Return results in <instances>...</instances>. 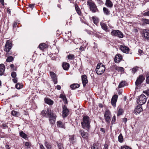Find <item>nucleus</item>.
Listing matches in <instances>:
<instances>
[{"label": "nucleus", "instance_id": "44", "mask_svg": "<svg viewBox=\"0 0 149 149\" xmlns=\"http://www.w3.org/2000/svg\"><path fill=\"white\" fill-rule=\"evenodd\" d=\"M69 140L70 141H72V142L74 140V136L72 135V136H69Z\"/></svg>", "mask_w": 149, "mask_h": 149}, {"label": "nucleus", "instance_id": "53", "mask_svg": "<svg viewBox=\"0 0 149 149\" xmlns=\"http://www.w3.org/2000/svg\"><path fill=\"white\" fill-rule=\"evenodd\" d=\"M116 55L117 56V57H118V59L119 60H121L122 59V57L121 55L118 54H117Z\"/></svg>", "mask_w": 149, "mask_h": 149}, {"label": "nucleus", "instance_id": "50", "mask_svg": "<svg viewBox=\"0 0 149 149\" xmlns=\"http://www.w3.org/2000/svg\"><path fill=\"white\" fill-rule=\"evenodd\" d=\"M146 83L149 84V74L146 77Z\"/></svg>", "mask_w": 149, "mask_h": 149}, {"label": "nucleus", "instance_id": "25", "mask_svg": "<svg viewBox=\"0 0 149 149\" xmlns=\"http://www.w3.org/2000/svg\"><path fill=\"white\" fill-rule=\"evenodd\" d=\"M79 86V85L78 84H73L71 85L70 87L73 89H75L76 88H78Z\"/></svg>", "mask_w": 149, "mask_h": 149}, {"label": "nucleus", "instance_id": "22", "mask_svg": "<svg viewBox=\"0 0 149 149\" xmlns=\"http://www.w3.org/2000/svg\"><path fill=\"white\" fill-rule=\"evenodd\" d=\"M39 46L40 49L41 50H43L47 47V45L45 43H43L40 44Z\"/></svg>", "mask_w": 149, "mask_h": 149}, {"label": "nucleus", "instance_id": "45", "mask_svg": "<svg viewBox=\"0 0 149 149\" xmlns=\"http://www.w3.org/2000/svg\"><path fill=\"white\" fill-rule=\"evenodd\" d=\"M142 21L146 24H149V19H142Z\"/></svg>", "mask_w": 149, "mask_h": 149}, {"label": "nucleus", "instance_id": "20", "mask_svg": "<svg viewBox=\"0 0 149 149\" xmlns=\"http://www.w3.org/2000/svg\"><path fill=\"white\" fill-rule=\"evenodd\" d=\"M45 101L46 103L49 105H52L53 103V101L50 99L45 98Z\"/></svg>", "mask_w": 149, "mask_h": 149}, {"label": "nucleus", "instance_id": "59", "mask_svg": "<svg viewBox=\"0 0 149 149\" xmlns=\"http://www.w3.org/2000/svg\"><path fill=\"white\" fill-rule=\"evenodd\" d=\"M17 23L16 22H14L13 24V27H16L17 26Z\"/></svg>", "mask_w": 149, "mask_h": 149}, {"label": "nucleus", "instance_id": "28", "mask_svg": "<svg viewBox=\"0 0 149 149\" xmlns=\"http://www.w3.org/2000/svg\"><path fill=\"white\" fill-rule=\"evenodd\" d=\"M115 69L116 70L118 71V72L120 71L121 72H123L124 71V68L122 67H118L117 66H116L115 68Z\"/></svg>", "mask_w": 149, "mask_h": 149}, {"label": "nucleus", "instance_id": "57", "mask_svg": "<svg viewBox=\"0 0 149 149\" xmlns=\"http://www.w3.org/2000/svg\"><path fill=\"white\" fill-rule=\"evenodd\" d=\"M39 144L40 146V149H45L43 145L41 143H40Z\"/></svg>", "mask_w": 149, "mask_h": 149}, {"label": "nucleus", "instance_id": "54", "mask_svg": "<svg viewBox=\"0 0 149 149\" xmlns=\"http://www.w3.org/2000/svg\"><path fill=\"white\" fill-rule=\"evenodd\" d=\"M12 80L14 83H16L17 82V78H13V79H12Z\"/></svg>", "mask_w": 149, "mask_h": 149}, {"label": "nucleus", "instance_id": "19", "mask_svg": "<svg viewBox=\"0 0 149 149\" xmlns=\"http://www.w3.org/2000/svg\"><path fill=\"white\" fill-rule=\"evenodd\" d=\"M5 69V66L3 64H0V75H2L3 74Z\"/></svg>", "mask_w": 149, "mask_h": 149}, {"label": "nucleus", "instance_id": "15", "mask_svg": "<svg viewBox=\"0 0 149 149\" xmlns=\"http://www.w3.org/2000/svg\"><path fill=\"white\" fill-rule=\"evenodd\" d=\"M142 111V106L139 105L137 106L135 108L134 110V113L136 114L139 113Z\"/></svg>", "mask_w": 149, "mask_h": 149}, {"label": "nucleus", "instance_id": "17", "mask_svg": "<svg viewBox=\"0 0 149 149\" xmlns=\"http://www.w3.org/2000/svg\"><path fill=\"white\" fill-rule=\"evenodd\" d=\"M80 132L83 138L85 139L87 138L88 136V134L87 133L85 132L83 130H80Z\"/></svg>", "mask_w": 149, "mask_h": 149}, {"label": "nucleus", "instance_id": "31", "mask_svg": "<svg viewBox=\"0 0 149 149\" xmlns=\"http://www.w3.org/2000/svg\"><path fill=\"white\" fill-rule=\"evenodd\" d=\"M41 114L44 116L47 117V111H46V110H42L41 112Z\"/></svg>", "mask_w": 149, "mask_h": 149}, {"label": "nucleus", "instance_id": "27", "mask_svg": "<svg viewBox=\"0 0 149 149\" xmlns=\"http://www.w3.org/2000/svg\"><path fill=\"white\" fill-rule=\"evenodd\" d=\"M57 125L58 126L62 128L64 127V126L63 123L61 121H59L57 122Z\"/></svg>", "mask_w": 149, "mask_h": 149}, {"label": "nucleus", "instance_id": "62", "mask_svg": "<svg viewBox=\"0 0 149 149\" xmlns=\"http://www.w3.org/2000/svg\"><path fill=\"white\" fill-rule=\"evenodd\" d=\"M146 93L147 95L149 96V89H147L146 91Z\"/></svg>", "mask_w": 149, "mask_h": 149}, {"label": "nucleus", "instance_id": "5", "mask_svg": "<svg viewBox=\"0 0 149 149\" xmlns=\"http://www.w3.org/2000/svg\"><path fill=\"white\" fill-rule=\"evenodd\" d=\"M146 97L144 95H141L138 99L137 103L139 105H142L145 104L146 102Z\"/></svg>", "mask_w": 149, "mask_h": 149}, {"label": "nucleus", "instance_id": "18", "mask_svg": "<svg viewBox=\"0 0 149 149\" xmlns=\"http://www.w3.org/2000/svg\"><path fill=\"white\" fill-rule=\"evenodd\" d=\"M100 25L101 27L106 32L108 31L107 29H108V27L107 26V25L105 23L103 22L100 23Z\"/></svg>", "mask_w": 149, "mask_h": 149}, {"label": "nucleus", "instance_id": "55", "mask_svg": "<svg viewBox=\"0 0 149 149\" xmlns=\"http://www.w3.org/2000/svg\"><path fill=\"white\" fill-rule=\"evenodd\" d=\"M29 6L31 8H33L34 7V4H31L29 5Z\"/></svg>", "mask_w": 149, "mask_h": 149}, {"label": "nucleus", "instance_id": "6", "mask_svg": "<svg viewBox=\"0 0 149 149\" xmlns=\"http://www.w3.org/2000/svg\"><path fill=\"white\" fill-rule=\"evenodd\" d=\"M145 77L143 76L142 75H140L139 77L137 78L136 81V85L138 86L139 85L141 84L145 80Z\"/></svg>", "mask_w": 149, "mask_h": 149}, {"label": "nucleus", "instance_id": "46", "mask_svg": "<svg viewBox=\"0 0 149 149\" xmlns=\"http://www.w3.org/2000/svg\"><path fill=\"white\" fill-rule=\"evenodd\" d=\"M10 67L11 69L13 70L16 71V68L15 67L14 65L13 64H11L10 65Z\"/></svg>", "mask_w": 149, "mask_h": 149}, {"label": "nucleus", "instance_id": "30", "mask_svg": "<svg viewBox=\"0 0 149 149\" xmlns=\"http://www.w3.org/2000/svg\"><path fill=\"white\" fill-rule=\"evenodd\" d=\"M123 112L124 111L123 109L121 108H119L117 113V116H118L122 115Z\"/></svg>", "mask_w": 149, "mask_h": 149}, {"label": "nucleus", "instance_id": "34", "mask_svg": "<svg viewBox=\"0 0 149 149\" xmlns=\"http://www.w3.org/2000/svg\"><path fill=\"white\" fill-rule=\"evenodd\" d=\"M23 87V85H22L20 83H17L15 85V87L17 89H19L22 88Z\"/></svg>", "mask_w": 149, "mask_h": 149}, {"label": "nucleus", "instance_id": "63", "mask_svg": "<svg viewBox=\"0 0 149 149\" xmlns=\"http://www.w3.org/2000/svg\"><path fill=\"white\" fill-rule=\"evenodd\" d=\"M138 52H139V53L140 54H142V53H143V51L140 49H139V50Z\"/></svg>", "mask_w": 149, "mask_h": 149}, {"label": "nucleus", "instance_id": "32", "mask_svg": "<svg viewBox=\"0 0 149 149\" xmlns=\"http://www.w3.org/2000/svg\"><path fill=\"white\" fill-rule=\"evenodd\" d=\"M103 10L104 13L107 15H109L110 13V11L108 9L105 7H104Z\"/></svg>", "mask_w": 149, "mask_h": 149}, {"label": "nucleus", "instance_id": "23", "mask_svg": "<svg viewBox=\"0 0 149 149\" xmlns=\"http://www.w3.org/2000/svg\"><path fill=\"white\" fill-rule=\"evenodd\" d=\"M56 118V117H52L49 118V120L51 124H53L55 123Z\"/></svg>", "mask_w": 149, "mask_h": 149}, {"label": "nucleus", "instance_id": "52", "mask_svg": "<svg viewBox=\"0 0 149 149\" xmlns=\"http://www.w3.org/2000/svg\"><path fill=\"white\" fill-rule=\"evenodd\" d=\"M116 121V116H115L114 115L113 116L112 118V120L111 121V123L113 124Z\"/></svg>", "mask_w": 149, "mask_h": 149}, {"label": "nucleus", "instance_id": "36", "mask_svg": "<svg viewBox=\"0 0 149 149\" xmlns=\"http://www.w3.org/2000/svg\"><path fill=\"white\" fill-rule=\"evenodd\" d=\"M74 58V56L73 54H70L68 56V58L69 60H73Z\"/></svg>", "mask_w": 149, "mask_h": 149}, {"label": "nucleus", "instance_id": "8", "mask_svg": "<svg viewBox=\"0 0 149 149\" xmlns=\"http://www.w3.org/2000/svg\"><path fill=\"white\" fill-rule=\"evenodd\" d=\"M142 36L144 38L149 40V30L143 29L142 31Z\"/></svg>", "mask_w": 149, "mask_h": 149}, {"label": "nucleus", "instance_id": "10", "mask_svg": "<svg viewBox=\"0 0 149 149\" xmlns=\"http://www.w3.org/2000/svg\"><path fill=\"white\" fill-rule=\"evenodd\" d=\"M50 75L53 81L54 84H56L57 83V76L53 72H50Z\"/></svg>", "mask_w": 149, "mask_h": 149}, {"label": "nucleus", "instance_id": "35", "mask_svg": "<svg viewBox=\"0 0 149 149\" xmlns=\"http://www.w3.org/2000/svg\"><path fill=\"white\" fill-rule=\"evenodd\" d=\"M19 134L20 136L22 138L24 139H26L27 138V135L25 134L24 133L23 131L21 132Z\"/></svg>", "mask_w": 149, "mask_h": 149}, {"label": "nucleus", "instance_id": "26", "mask_svg": "<svg viewBox=\"0 0 149 149\" xmlns=\"http://www.w3.org/2000/svg\"><path fill=\"white\" fill-rule=\"evenodd\" d=\"M75 9L77 12V13L79 15H80L81 14V12L80 11V9L78 6V5L76 4H75Z\"/></svg>", "mask_w": 149, "mask_h": 149}, {"label": "nucleus", "instance_id": "43", "mask_svg": "<svg viewBox=\"0 0 149 149\" xmlns=\"http://www.w3.org/2000/svg\"><path fill=\"white\" fill-rule=\"evenodd\" d=\"M59 149H64V148L63 146V145L61 143H57Z\"/></svg>", "mask_w": 149, "mask_h": 149}, {"label": "nucleus", "instance_id": "9", "mask_svg": "<svg viewBox=\"0 0 149 149\" xmlns=\"http://www.w3.org/2000/svg\"><path fill=\"white\" fill-rule=\"evenodd\" d=\"M63 109L62 116L63 117H66L69 114V110L65 105H64L63 107Z\"/></svg>", "mask_w": 149, "mask_h": 149}, {"label": "nucleus", "instance_id": "56", "mask_svg": "<svg viewBox=\"0 0 149 149\" xmlns=\"http://www.w3.org/2000/svg\"><path fill=\"white\" fill-rule=\"evenodd\" d=\"M93 22L95 24H97L98 23V21L97 20L94 19V18H93Z\"/></svg>", "mask_w": 149, "mask_h": 149}, {"label": "nucleus", "instance_id": "33", "mask_svg": "<svg viewBox=\"0 0 149 149\" xmlns=\"http://www.w3.org/2000/svg\"><path fill=\"white\" fill-rule=\"evenodd\" d=\"M118 141L122 143L123 142V138L121 134H120L118 137Z\"/></svg>", "mask_w": 149, "mask_h": 149}, {"label": "nucleus", "instance_id": "4", "mask_svg": "<svg viewBox=\"0 0 149 149\" xmlns=\"http://www.w3.org/2000/svg\"><path fill=\"white\" fill-rule=\"evenodd\" d=\"M88 5L90 7V10L93 13H95L97 11L98 9L97 6L91 0H88L87 1Z\"/></svg>", "mask_w": 149, "mask_h": 149}, {"label": "nucleus", "instance_id": "21", "mask_svg": "<svg viewBox=\"0 0 149 149\" xmlns=\"http://www.w3.org/2000/svg\"><path fill=\"white\" fill-rule=\"evenodd\" d=\"M106 5L108 7L111 8L113 6L112 2L110 0H107L106 2Z\"/></svg>", "mask_w": 149, "mask_h": 149}, {"label": "nucleus", "instance_id": "48", "mask_svg": "<svg viewBox=\"0 0 149 149\" xmlns=\"http://www.w3.org/2000/svg\"><path fill=\"white\" fill-rule=\"evenodd\" d=\"M0 127H2L3 129H6L8 127V126H7V124H3Z\"/></svg>", "mask_w": 149, "mask_h": 149}, {"label": "nucleus", "instance_id": "41", "mask_svg": "<svg viewBox=\"0 0 149 149\" xmlns=\"http://www.w3.org/2000/svg\"><path fill=\"white\" fill-rule=\"evenodd\" d=\"M25 145L27 147V148H30L31 146V143L28 142H26L25 143Z\"/></svg>", "mask_w": 149, "mask_h": 149}, {"label": "nucleus", "instance_id": "1", "mask_svg": "<svg viewBox=\"0 0 149 149\" xmlns=\"http://www.w3.org/2000/svg\"><path fill=\"white\" fill-rule=\"evenodd\" d=\"M90 123L89 118L87 116H84L81 123L82 128L86 130L89 129Z\"/></svg>", "mask_w": 149, "mask_h": 149}, {"label": "nucleus", "instance_id": "58", "mask_svg": "<svg viewBox=\"0 0 149 149\" xmlns=\"http://www.w3.org/2000/svg\"><path fill=\"white\" fill-rule=\"evenodd\" d=\"M143 15L145 16H149V11L144 13Z\"/></svg>", "mask_w": 149, "mask_h": 149}, {"label": "nucleus", "instance_id": "39", "mask_svg": "<svg viewBox=\"0 0 149 149\" xmlns=\"http://www.w3.org/2000/svg\"><path fill=\"white\" fill-rule=\"evenodd\" d=\"M117 36L120 38H123V34L119 30Z\"/></svg>", "mask_w": 149, "mask_h": 149}, {"label": "nucleus", "instance_id": "11", "mask_svg": "<svg viewBox=\"0 0 149 149\" xmlns=\"http://www.w3.org/2000/svg\"><path fill=\"white\" fill-rule=\"evenodd\" d=\"M47 117H48L49 118L52 117H56V114L55 113H53L52 111L51 110L50 108H47Z\"/></svg>", "mask_w": 149, "mask_h": 149}, {"label": "nucleus", "instance_id": "16", "mask_svg": "<svg viewBox=\"0 0 149 149\" xmlns=\"http://www.w3.org/2000/svg\"><path fill=\"white\" fill-rule=\"evenodd\" d=\"M62 66L64 70H68L69 68L70 65L68 63L64 62L62 63Z\"/></svg>", "mask_w": 149, "mask_h": 149}, {"label": "nucleus", "instance_id": "49", "mask_svg": "<svg viewBox=\"0 0 149 149\" xmlns=\"http://www.w3.org/2000/svg\"><path fill=\"white\" fill-rule=\"evenodd\" d=\"M19 113L18 112H17L15 111H13L12 112V114L13 116H17Z\"/></svg>", "mask_w": 149, "mask_h": 149}, {"label": "nucleus", "instance_id": "12", "mask_svg": "<svg viewBox=\"0 0 149 149\" xmlns=\"http://www.w3.org/2000/svg\"><path fill=\"white\" fill-rule=\"evenodd\" d=\"M120 49L123 52L125 53H128L130 50L128 47L123 45H120Z\"/></svg>", "mask_w": 149, "mask_h": 149}, {"label": "nucleus", "instance_id": "24", "mask_svg": "<svg viewBox=\"0 0 149 149\" xmlns=\"http://www.w3.org/2000/svg\"><path fill=\"white\" fill-rule=\"evenodd\" d=\"M126 83V81H122L118 85V88H120L123 87L125 85Z\"/></svg>", "mask_w": 149, "mask_h": 149}, {"label": "nucleus", "instance_id": "61", "mask_svg": "<svg viewBox=\"0 0 149 149\" xmlns=\"http://www.w3.org/2000/svg\"><path fill=\"white\" fill-rule=\"evenodd\" d=\"M56 88L58 90H60L61 89V87L59 85H57L56 86Z\"/></svg>", "mask_w": 149, "mask_h": 149}, {"label": "nucleus", "instance_id": "3", "mask_svg": "<svg viewBox=\"0 0 149 149\" xmlns=\"http://www.w3.org/2000/svg\"><path fill=\"white\" fill-rule=\"evenodd\" d=\"M12 42L10 40L6 41L5 46L4 47V50L7 52H8L11 49L12 47Z\"/></svg>", "mask_w": 149, "mask_h": 149}, {"label": "nucleus", "instance_id": "38", "mask_svg": "<svg viewBox=\"0 0 149 149\" xmlns=\"http://www.w3.org/2000/svg\"><path fill=\"white\" fill-rule=\"evenodd\" d=\"M91 149H98V145L97 143H94L91 147Z\"/></svg>", "mask_w": 149, "mask_h": 149}, {"label": "nucleus", "instance_id": "13", "mask_svg": "<svg viewBox=\"0 0 149 149\" xmlns=\"http://www.w3.org/2000/svg\"><path fill=\"white\" fill-rule=\"evenodd\" d=\"M118 96L117 95H114L112 97L111 100V103L113 106H115L116 105V103L118 99Z\"/></svg>", "mask_w": 149, "mask_h": 149}, {"label": "nucleus", "instance_id": "7", "mask_svg": "<svg viewBox=\"0 0 149 149\" xmlns=\"http://www.w3.org/2000/svg\"><path fill=\"white\" fill-rule=\"evenodd\" d=\"M104 115L106 121L108 123H110L111 118L110 112L108 110H106Z\"/></svg>", "mask_w": 149, "mask_h": 149}, {"label": "nucleus", "instance_id": "64", "mask_svg": "<svg viewBox=\"0 0 149 149\" xmlns=\"http://www.w3.org/2000/svg\"><path fill=\"white\" fill-rule=\"evenodd\" d=\"M125 149H132L131 148H130L128 146H124Z\"/></svg>", "mask_w": 149, "mask_h": 149}, {"label": "nucleus", "instance_id": "14", "mask_svg": "<svg viewBox=\"0 0 149 149\" xmlns=\"http://www.w3.org/2000/svg\"><path fill=\"white\" fill-rule=\"evenodd\" d=\"M81 78L83 86L85 87L88 82L87 76L86 75H84L81 76Z\"/></svg>", "mask_w": 149, "mask_h": 149}, {"label": "nucleus", "instance_id": "2", "mask_svg": "<svg viewBox=\"0 0 149 149\" xmlns=\"http://www.w3.org/2000/svg\"><path fill=\"white\" fill-rule=\"evenodd\" d=\"M105 70V66L102 63L98 64L96 69V73L98 75H101Z\"/></svg>", "mask_w": 149, "mask_h": 149}, {"label": "nucleus", "instance_id": "42", "mask_svg": "<svg viewBox=\"0 0 149 149\" xmlns=\"http://www.w3.org/2000/svg\"><path fill=\"white\" fill-rule=\"evenodd\" d=\"M16 73L15 72H13L11 73V76L13 78H15L16 77Z\"/></svg>", "mask_w": 149, "mask_h": 149}, {"label": "nucleus", "instance_id": "51", "mask_svg": "<svg viewBox=\"0 0 149 149\" xmlns=\"http://www.w3.org/2000/svg\"><path fill=\"white\" fill-rule=\"evenodd\" d=\"M138 69L135 68H133L132 70V73L134 74L135 72L137 71Z\"/></svg>", "mask_w": 149, "mask_h": 149}, {"label": "nucleus", "instance_id": "47", "mask_svg": "<svg viewBox=\"0 0 149 149\" xmlns=\"http://www.w3.org/2000/svg\"><path fill=\"white\" fill-rule=\"evenodd\" d=\"M60 97L63 100H65L66 99L65 96L63 94H61L60 95Z\"/></svg>", "mask_w": 149, "mask_h": 149}, {"label": "nucleus", "instance_id": "37", "mask_svg": "<svg viewBox=\"0 0 149 149\" xmlns=\"http://www.w3.org/2000/svg\"><path fill=\"white\" fill-rule=\"evenodd\" d=\"M13 60V58L12 56L8 57L6 59V61L8 62H10Z\"/></svg>", "mask_w": 149, "mask_h": 149}, {"label": "nucleus", "instance_id": "40", "mask_svg": "<svg viewBox=\"0 0 149 149\" xmlns=\"http://www.w3.org/2000/svg\"><path fill=\"white\" fill-rule=\"evenodd\" d=\"M45 145L47 149H50L51 148V145L47 142H45Z\"/></svg>", "mask_w": 149, "mask_h": 149}, {"label": "nucleus", "instance_id": "60", "mask_svg": "<svg viewBox=\"0 0 149 149\" xmlns=\"http://www.w3.org/2000/svg\"><path fill=\"white\" fill-rule=\"evenodd\" d=\"M104 149H108V146L107 144H105Z\"/></svg>", "mask_w": 149, "mask_h": 149}, {"label": "nucleus", "instance_id": "29", "mask_svg": "<svg viewBox=\"0 0 149 149\" xmlns=\"http://www.w3.org/2000/svg\"><path fill=\"white\" fill-rule=\"evenodd\" d=\"M118 32H119V30H113L111 32V34L112 36H117Z\"/></svg>", "mask_w": 149, "mask_h": 149}]
</instances>
